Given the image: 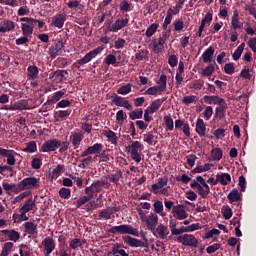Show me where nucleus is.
Here are the masks:
<instances>
[{"instance_id":"5fc2aeb1","label":"nucleus","mask_w":256,"mask_h":256,"mask_svg":"<svg viewBox=\"0 0 256 256\" xmlns=\"http://www.w3.org/2000/svg\"><path fill=\"white\" fill-rule=\"evenodd\" d=\"M164 123L168 131H173L175 126L173 124V118H171V116H164Z\"/></svg>"},{"instance_id":"473e14b6","label":"nucleus","mask_w":256,"mask_h":256,"mask_svg":"<svg viewBox=\"0 0 256 256\" xmlns=\"http://www.w3.org/2000/svg\"><path fill=\"white\" fill-rule=\"evenodd\" d=\"M161 105H162L161 100L156 99L151 102L150 106H148L146 108V110L151 112L152 114L157 113V111H159V109H161Z\"/></svg>"},{"instance_id":"f8f14e48","label":"nucleus","mask_w":256,"mask_h":256,"mask_svg":"<svg viewBox=\"0 0 256 256\" xmlns=\"http://www.w3.org/2000/svg\"><path fill=\"white\" fill-rule=\"evenodd\" d=\"M173 217L178 219V221H185L187 217H189V213H187V210L185 209V206L178 204L174 207V210H172Z\"/></svg>"},{"instance_id":"7ed1b4c3","label":"nucleus","mask_w":256,"mask_h":256,"mask_svg":"<svg viewBox=\"0 0 256 256\" xmlns=\"http://www.w3.org/2000/svg\"><path fill=\"white\" fill-rule=\"evenodd\" d=\"M35 187H39V178L28 177L20 181L14 191L15 193H21V191H27Z\"/></svg>"},{"instance_id":"f257e3e1","label":"nucleus","mask_w":256,"mask_h":256,"mask_svg":"<svg viewBox=\"0 0 256 256\" xmlns=\"http://www.w3.org/2000/svg\"><path fill=\"white\" fill-rule=\"evenodd\" d=\"M140 221L144 227L152 231L159 225V215L157 213L150 212L148 215L141 209L138 210Z\"/></svg>"},{"instance_id":"6e6d98bb","label":"nucleus","mask_w":256,"mask_h":256,"mask_svg":"<svg viewBox=\"0 0 256 256\" xmlns=\"http://www.w3.org/2000/svg\"><path fill=\"white\" fill-rule=\"evenodd\" d=\"M159 93H161V89L158 86H152L146 90L145 95L157 96Z\"/></svg>"},{"instance_id":"338daca9","label":"nucleus","mask_w":256,"mask_h":256,"mask_svg":"<svg viewBox=\"0 0 256 256\" xmlns=\"http://www.w3.org/2000/svg\"><path fill=\"white\" fill-rule=\"evenodd\" d=\"M15 154V150H11L10 153L6 156L8 165H15Z\"/></svg>"},{"instance_id":"f704fd0d","label":"nucleus","mask_w":256,"mask_h":256,"mask_svg":"<svg viewBox=\"0 0 256 256\" xmlns=\"http://www.w3.org/2000/svg\"><path fill=\"white\" fill-rule=\"evenodd\" d=\"M213 73H215V66L213 64H210L205 68H202L200 71V75L202 77H211Z\"/></svg>"},{"instance_id":"680f3d73","label":"nucleus","mask_w":256,"mask_h":256,"mask_svg":"<svg viewBox=\"0 0 256 256\" xmlns=\"http://www.w3.org/2000/svg\"><path fill=\"white\" fill-rule=\"evenodd\" d=\"M104 62L109 65H117V57L113 54H109L106 56Z\"/></svg>"},{"instance_id":"37998d69","label":"nucleus","mask_w":256,"mask_h":256,"mask_svg":"<svg viewBox=\"0 0 256 256\" xmlns=\"http://www.w3.org/2000/svg\"><path fill=\"white\" fill-rule=\"evenodd\" d=\"M13 246L14 244L12 242H6L2 248L0 256H9V253H11Z\"/></svg>"},{"instance_id":"69168bd1","label":"nucleus","mask_w":256,"mask_h":256,"mask_svg":"<svg viewBox=\"0 0 256 256\" xmlns=\"http://www.w3.org/2000/svg\"><path fill=\"white\" fill-rule=\"evenodd\" d=\"M177 63H179V58H177V55H170L168 58V64L170 67H177Z\"/></svg>"},{"instance_id":"4c0bfd02","label":"nucleus","mask_w":256,"mask_h":256,"mask_svg":"<svg viewBox=\"0 0 256 256\" xmlns=\"http://www.w3.org/2000/svg\"><path fill=\"white\" fill-rule=\"evenodd\" d=\"M154 207V212L152 213H156V215H161V217H165V214L163 213V202H161L160 200H156L153 204Z\"/></svg>"},{"instance_id":"58836bf2","label":"nucleus","mask_w":256,"mask_h":256,"mask_svg":"<svg viewBox=\"0 0 256 256\" xmlns=\"http://www.w3.org/2000/svg\"><path fill=\"white\" fill-rule=\"evenodd\" d=\"M231 25L233 29H241V22H239V12L237 10H235L233 13Z\"/></svg>"},{"instance_id":"aec40b11","label":"nucleus","mask_w":256,"mask_h":256,"mask_svg":"<svg viewBox=\"0 0 256 256\" xmlns=\"http://www.w3.org/2000/svg\"><path fill=\"white\" fill-rule=\"evenodd\" d=\"M123 240L129 247H145V242L131 236H125Z\"/></svg>"},{"instance_id":"9d476101","label":"nucleus","mask_w":256,"mask_h":256,"mask_svg":"<svg viewBox=\"0 0 256 256\" xmlns=\"http://www.w3.org/2000/svg\"><path fill=\"white\" fill-rule=\"evenodd\" d=\"M42 249L44 256H49L53 253L57 247V243L53 237L47 236L45 239L42 240Z\"/></svg>"},{"instance_id":"2f4dec72","label":"nucleus","mask_w":256,"mask_h":256,"mask_svg":"<svg viewBox=\"0 0 256 256\" xmlns=\"http://www.w3.org/2000/svg\"><path fill=\"white\" fill-rule=\"evenodd\" d=\"M82 141H83V133L76 132L72 135L71 143L75 147V149H77V147H79V145H81Z\"/></svg>"},{"instance_id":"5701e85b","label":"nucleus","mask_w":256,"mask_h":256,"mask_svg":"<svg viewBox=\"0 0 256 256\" xmlns=\"http://www.w3.org/2000/svg\"><path fill=\"white\" fill-rule=\"evenodd\" d=\"M204 103H207L208 105H221L225 99L219 97V96H204Z\"/></svg>"},{"instance_id":"e2e57ef3","label":"nucleus","mask_w":256,"mask_h":256,"mask_svg":"<svg viewBox=\"0 0 256 256\" xmlns=\"http://www.w3.org/2000/svg\"><path fill=\"white\" fill-rule=\"evenodd\" d=\"M55 115L58 119H65V117H69L71 115V110H59Z\"/></svg>"},{"instance_id":"052dcab7","label":"nucleus","mask_w":256,"mask_h":256,"mask_svg":"<svg viewBox=\"0 0 256 256\" xmlns=\"http://www.w3.org/2000/svg\"><path fill=\"white\" fill-rule=\"evenodd\" d=\"M59 195H60L61 199H69V197H71V189L61 188L59 190Z\"/></svg>"},{"instance_id":"1a4fd4ad","label":"nucleus","mask_w":256,"mask_h":256,"mask_svg":"<svg viewBox=\"0 0 256 256\" xmlns=\"http://www.w3.org/2000/svg\"><path fill=\"white\" fill-rule=\"evenodd\" d=\"M152 233L154 237H156L157 239H161L162 241H165V239L169 237L171 231L169 230V226L163 223H160L155 227V229L152 230Z\"/></svg>"},{"instance_id":"a19ab883","label":"nucleus","mask_w":256,"mask_h":256,"mask_svg":"<svg viewBox=\"0 0 256 256\" xmlns=\"http://www.w3.org/2000/svg\"><path fill=\"white\" fill-rule=\"evenodd\" d=\"M244 49L245 43H241L232 55L234 61H239V59H241V55H243Z\"/></svg>"},{"instance_id":"0e129e2a","label":"nucleus","mask_w":256,"mask_h":256,"mask_svg":"<svg viewBox=\"0 0 256 256\" xmlns=\"http://www.w3.org/2000/svg\"><path fill=\"white\" fill-rule=\"evenodd\" d=\"M183 27H185V24L183 23V20L176 19L174 21V31H183Z\"/></svg>"},{"instance_id":"9b49d317","label":"nucleus","mask_w":256,"mask_h":256,"mask_svg":"<svg viewBox=\"0 0 256 256\" xmlns=\"http://www.w3.org/2000/svg\"><path fill=\"white\" fill-rule=\"evenodd\" d=\"M127 25H129V19L120 18L117 19L113 24H109L108 31L111 33H117L118 31H121V29L127 27Z\"/></svg>"},{"instance_id":"de8ad7c7","label":"nucleus","mask_w":256,"mask_h":256,"mask_svg":"<svg viewBox=\"0 0 256 256\" xmlns=\"http://www.w3.org/2000/svg\"><path fill=\"white\" fill-rule=\"evenodd\" d=\"M38 75H39V68L37 66L28 67V77H31V79H37Z\"/></svg>"},{"instance_id":"a878e982","label":"nucleus","mask_w":256,"mask_h":256,"mask_svg":"<svg viewBox=\"0 0 256 256\" xmlns=\"http://www.w3.org/2000/svg\"><path fill=\"white\" fill-rule=\"evenodd\" d=\"M205 131H207L205 121H203L201 118H198L196 122V133H198L200 137H205Z\"/></svg>"},{"instance_id":"7c9ffc66","label":"nucleus","mask_w":256,"mask_h":256,"mask_svg":"<svg viewBox=\"0 0 256 256\" xmlns=\"http://www.w3.org/2000/svg\"><path fill=\"white\" fill-rule=\"evenodd\" d=\"M212 161H221L223 159V150L221 148H214L210 152Z\"/></svg>"},{"instance_id":"79ce46f5","label":"nucleus","mask_w":256,"mask_h":256,"mask_svg":"<svg viewBox=\"0 0 256 256\" xmlns=\"http://www.w3.org/2000/svg\"><path fill=\"white\" fill-rule=\"evenodd\" d=\"M157 29H159V24L153 23L146 29V37H153L155 33H157Z\"/></svg>"},{"instance_id":"864d4df0","label":"nucleus","mask_w":256,"mask_h":256,"mask_svg":"<svg viewBox=\"0 0 256 256\" xmlns=\"http://www.w3.org/2000/svg\"><path fill=\"white\" fill-rule=\"evenodd\" d=\"M213 117V107L207 106L203 112V118L205 121H209Z\"/></svg>"},{"instance_id":"423d86ee","label":"nucleus","mask_w":256,"mask_h":256,"mask_svg":"<svg viewBox=\"0 0 256 256\" xmlns=\"http://www.w3.org/2000/svg\"><path fill=\"white\" fill-rule=\"evenodd\" d=\"M167 183V178H159L158 182L152 185V193L155 195H165L166 197H169L171 192H169V187H166Z\"/></svg>"},{"instance_id":"ea45409f","label":"nucleus","mask_w":256,"mask_h":256,"mask_svg":"<svg viewBox=\"0 0 256 256\" xmlns=\"http://www.w3.org/2000/svg\"><path fill=\"white\" fill-rule=\"evenodd\" d=\"M144 143H147L148 145H156L157 141H155V134L153 131L144 134Z\"/></svg>"},{"instance_id":"a211bd4d","label":"nucleus","mask_w":256,"mask_h":256,"mask_svg":"<svg viewBox=\"0 0 256 256\" xmlns=\"http://www.w3.org/2000/svg\"><path fill=\"white\" fill-rule=\"evenodd\" d=\"M151 48L153 53L159 54L165 49V39L158 38L152 41Z\"/></svg>"},{"instance_id":"774afa93","label":"nucleus","mask_w":256,"mask_h":256,"mask_svg":"<svg viewBox=\"0 0 256 256\" xmlns=\"http://www.w3.org/2000/svg\"><path fill=\"white\" fill-rule=\"evenodd\" d=\"M125 119H127V115L125 114V112H123V110H120L116 113V121H118V123H123Z\"/></svg>"},{"instance_id":"f3484780","label":"nucleus","mask_w":256,"mask_h":256,"mask_svg":"<svg viewBox=\"0 0 256 256\" xmlns=\"http://www.w3.org/2000/svg\"><path fill=\"white\" fill-rule=\"evenodd\" d=\"M65 47V44H63L62 41L55 42L52 44V47L49 48V55L52 57V59H55L59 53H61V50Z\"/></svg>"},{"instance_id":"4468645a","label":"nucleus","mask_w":256,"mask_h":256,"mask_svg":"<svg viewBox=\"0 0 256 256\" xmlns=\"http://www.w3.org/2000/svg\"><path fill=\"white\" fill-rule=\"evenodd\" d=\"M65 21H67V14H56L52 17V21L50 23L51 27H57V29H63V25H65Z\"/></svg>"},{"instance_id":"4d7b16f0","label":"nucleus","mask_w":256,"mask_h":256,"mask_svg":"<svg viewBox=\"0 0 256 256\" xmlns=\"http://www.w3.org/2000/svg\"><path fill=\"white\" fill-rule=\"evenodd\" d=\"M19 253H20V256H31V252L29 251V246L25 244L19 245Z\"/></svg>"},{"instance_id":"39448f33","label":"nucleus","mask_w":256,"mask_h":256,"mask_svg":"<svg viewBox=\"0 0 256 256\" xmlns=\"http://www.w3.org/2000/svg\"><path fill=\"white\" fill-rule=\"evenodd\" d=\"M110 233H114L115 235L119 233L120 235H134V237H139V230H137V228H133V226L129 224L113 226L110 229Z\"/></svg>"},{"instance_id":"c9c22d12","label":"nucleus","mask_w":256,"mask_h":256,"mask_svg":"<svg viewBox=\"0 0 256 256\" xmlns=\"http://www.w3.org/2000/svg\"><path fill=\"white\" fill-rule=\"evenodd\" d=\"M157 85V87L160 89V93H163V91L167 89V76L165 74L160 75Z\"/></svg>"},{"instance_id":"2eb2a0df","label":"nucleus","mask_w":256,"mask_h":256,"mask_svg":"<svg viewBox=\"0 0 256 256\" xmlns=\"http://www.w3.org/2000/svg\"><path fill=\"white\" fill-rule=\"evenodd\" d=\"M103 51V47L95 48L94 50L88 52L82 59L78 61L79 65H85L91 61V59H95L96 55H99Z\"/></svg>"},{"instance_id":"e433bc0d","label":"nucleus","mask_w":256,"mask_h":256,"mask_svg":"<svg viewBox=\"0 0 256 256\" xmlns=\"http://www.w3.org/2000/svg\"><path fill=\"white\" fill-rule=\"evenodd\" d=\"M35 207V202L33 199H28L24 205L21 207L20 211H23L24 213H29V211H33Z\"/></svg>"},{"instance_id":"49530a36","label":"nucleus","mask_w":256,"mask_h":256,"mask_svg":"<svg viewBox=\"0 0 256 256\" xmlns=\"http://www.w3.org/2000/svg\"><path fill=\"white\" fill-rule=\"evenodd\" d=\"M37 151V142L31 141L27 144V147L23 149L24 153H35Z\"/></svg>"},{"instance_id":"20e7f679","label":"nucleus","mask_w":256,"mask_h":256,"mask_svg":"<svg viewBox=\"0 0 256 256\" xmlns=\"http://www.w3.org/2000/svg\"><path fill=\"white\" fill-rule=\"evenodd\" d=\"M126 151L130 153V157L135 163H141V152L143 151L141 142L133 141L130 145L126 146Z\"/></svg>"},{"instance_id":"dca6fc26","label":"nucleus","mask_w":256,"mask_h":256,"mask_svg":"<svg viewBox=\"0 0 256 256\" xmlns=\"http://www.w3.org/2000/svg\"><path fill=\"white\" fill-rule=\"evenodd\" d=\"M103 151V144L96 143L93 146L88 147L84 152H82L81 157H88V155H95L96 153H101Z\"/></svg>"},{"instance_id":"393cba45","label":"nucleus","mask_w":256,"mask_h":256,"mask_svg":"<svg viewBox=\"0 0 256 256\" xmlns=\"http://www.w3.org/2000/svg\"><path fill=\"white\" fill-rule=\"evenodd\" d=\"M219 106L216 107L215 110V117L216 119H223L225 117V113L227 111V103L224 101L222 104H218Z\"/></svg>"},{"instance_id":"a18cd8bd","label":"nucleus","mask_w":256,"mask_h":256,"mask_svg":"<svg viewBox=\"0 0 256 256\" xmlns=\"http://www.w3.org/2000/svg\"><path fill=\"white\" fill-rule=\"evenodd\" d=\"M99 215L102 219H111V217H113V209L106 208L104 210H100Z\"/></svg>"},{"instance_id":"13d9d810","label":"nucleus","mask_w":256,"mask_h":256,"mask_svg":"<svg viewBox=\"0 0 256 256\" xmlns=\"http://www.w3.org/2000/svg\"><path fill=\"white\" fill-rule=\"evenodd\" d=\"M15 103H16V107H17L18 111H23L25 109H29V103L27 102V100H20Z\"/></svg>"},{"instance_id":"8fccbe9b","label":"nucleus","mask_w":256,"mask_h":256,"mask_svg":"<svg viewBox=\"0 0 256 256\" xmlns=\"http://www.w3.org/2000/svg\"><path fill=\"white\" fill-rule=\"evenodd\" d=\"M199 101V98L195 95L185 96L182 100V102L185 105H191V103H197Z\"/></svg>"},{"instance_id":"6e6552de","label":"nucleus","mask_w":256,"mask_h":256,"mask_svg":"<svg viewBox=\"0 0 256 256\" xmlns=\"http://www.w3.org/2000/svg\"><path fill=\"white\" fill-rule=\"evenodd\" d=\"M177 240L185 247H199V240L193 234H182L178 236Z\"/></svg>"},{"instance_id":"3c124183","label":"nucleus","mask_w":256,"mask_h":256,"mask_svg":"<svg viewBox=\"0 0 256 256\" xmlns=\"http://www.w3.org/2000/svg\"><path fill=\"white\" fill-rule=\"evenodd\" d=\"M213 21V14L210 12L206 13L205 17L201 20V24L203 27L206 25H211V22Z\"/></svg>"},{"instance_id":"f03ea898","label":"nucleus","mask_w":256,"mask_h":256,"mask_svg":"<svg viewBox=\"0 0 256 256\" xmlns=\"http://www.w3.org/2000/svg\"><path fill=\"white\" fill-rule=\"evenodd\" d=\"M190 187L192 189H197L198 194L201 195L202 199H207V195L211 193V188H209V184L205 182L203 176H197L191 183Z\"/></svg>"},{"instance_id":"09e8293b","label":"nucleus","mask_w":256,"mask_h":256,"mask_svg":"<svg viewBox=\"0 0 256 256\" xmlns=\"http://www.w3.org/2000/svg\"><path fill=\"white\" fill-rule=\"evenodd\" d=\"M173 15L171 12L167 11L166 17L164 19V23L162 25V29L166 31V29L171 25V21H173Z\"/></svg>"},{"instance_id":"bb28decb","label":"nucleus","mask_w":256,"mask_h":256,"mask_svg":"<svg viewBox=\"0 0 256 256\" xmlns=\"http://www.w3.org/2000/svg\"><path fill=\"white\" fill-rule=\"evenodd\" d=\"M24 231L28 235H37V224L33 222H26L23 224Z\"/></svg>"},{"instance_id":"bf43d9fd","label":"nucleus","mask_w":256,"mask_h":256,"mask_svg":"<svg viewBox=\"0 0 256 256\" xmlns=\"http://www.w3.org/2000/svg\"><path fill=\"white\" fill-rule=\"evenodd\" d=\"M131 84L124 85L117 90L118 95H129Z\"/></svg>"},{"instance_id":"c03bdc74","label":"nucleus","mask_w":256,"mask_h":256,"mask_svg":"<svg viewBox=\"0 0 256 256\" xmlns=\"http://www.w3.org/2000/svg\"><path fill=\"white\" fill-rule=\"evenodd\" d=\"M213 167V164H211V163H206V164H204V165H202V166H197L195 169H194V171L196 172V173H205V172H207V171H211V168Z\"/></svg>"},{"instance_id":"72a5a7b5","label":"nucleus","mask_w":256,"mask_h":256,"mask_svg":"<svg viewBox=\"0 0 256 256\" xmlns=\"http://www.w3.org/2000/svg\"><path fill=\"white\" fill-rule=\"evenodd\" d=\"M108 179L115 185H119V181L123 179V171L119 170V171H116L114 174H110L108 176Z\"/></svg>"},{"instance_id":"cd10ccee","label":"nucleus","mask_w":256,"mask_h":256,"mask_svg":"<svg viewBox=\"0 0 256 256\" xmlns=\"http://www.w3.org/2000/svg\"><path fill=\"white\" fill-rule=\"evenodd\" d=\"M216 177L220 185H229V183H231V174L229 173H220L217 174Z\"/></svg>"},{"instance_id":"0eeeda50","label":"nucleus","mask_w":256,"mask_h":256,"mask_svg":"<svg viewBox=\"0 0 256 256\" xmlns=\"http://www.w3.org/2000/svg\"><path fill=\"white\" fill-rule=\"evenodd\" d=\"M22 23V33L24 37H31L33 35V29H35L36 19L23 17L20 19Z\"/></svg>"},{"instance_id":"c756f323","label":"nucleus","mask_w":256,"mask_h":256,"mask_svg":"<svg viewBox=\"0 0 256 256\" xmlns=\"http://www.w3.org/2000/svg\"><path fill=\"white\" fill-rule=\"evenodd\" d=\"M102 135H104L112 145H117V134L112 130H103Z\"/></svg>"},{"instance_id":"603ef678","label":"nucleus","mask_w":256,"mask_h":256,"mask_svg":"<svg viewBox=\"0 0 256 256\" xmlns=\"http://www.w3.org/2000/svg\"><path fill=\"white\" fill-rule=\"evenodd\" d=\"M129 117L132 120L141 119L143 117V109L131 111Z\"/></svg>"},{"instance_id":"ddd939ff","label":"nucleus","mask_w":256,"mask_h":256,"mask_svg":"<svg viewBox=\"0 0 256 256\" xmlns=\"http://www.w3.org/2000/svg\"><path fill=\"white\" fill-rule=\"evenodd\" d=\"M59 147H61V142L58 140H48L42 145L41 151L43 153H49L51 151H57Z\"/></svg>"},{"instance_id":"c85d7f7f","label":"nucleus","mask_w":256,"mask_h":256,"mask_svg":"<svg viewBox=\"0 0 256 256\" xmlns=\"http://www.w3.org/2000/svg\"><path fill=\"white\" fill-rule=\"evenodd\" d=\"M228 200L230 203H237L241 201V192L237 189H232L231 192L228 194Z\"/></svg>"},{"instance_id":"412c9836","label":"nucleus","mask_w":256,"mask_h":256,"mask_svg":"<svg viewBox=\"0 0 256 256\" xmlns=\"http://www.w3.org/2000/svg\"><path fill=\"white\" fill-rule=\"evenodd\" d=\"M15 29V22L11 20H2L0 22V33H9Z\"/></svg>"},{"instance_id":"6ab92c4d","label":"nucleus","mask_w":256,"mask_h":256,"mask_svg":"<svg viewBox=\"0 0 256 256\" xmlns=\"http://www.w3.org/2000/svg\"><path fill=\"white\" fill-rule=\"evenodd\" d=\"M112 101L114 104L117 105V107H124L128 111H131V109H133V106H131L127 100L121 98L120 96L114 95Z\"/></svg>"},{"instance_id":"4be33fe9","label":"nucleus","mask_w":256,"mask_h":256,"mask_svg":"<svg viewBox=\"0 0 256 256\" xmlns=\"http://www.w3.org/2000/svg\"><path fill=\"white\" fill-rule=\"evenodd\" d=\"M2 235H5L8 237L10 241H13L14 243H17L19 239H21V234L15 230H2Z\"/></svg>"},{"instance_id":"b1692460","label":"nucleus","mask_w":256,"mask_h":256,"mask_svg":"<svg viewBox=\"0 0 256 256\" xmlns=\"http://www.w3.org/2000/svg\"><path fill=\"white\" fill-rule=\"evenodd\" d=\"M213 55H215V48H213V46H210L202 54L203 62L204 63H211V61H213Z\"/></svg>"}]
</instances>
